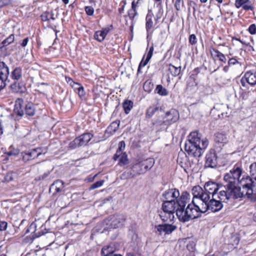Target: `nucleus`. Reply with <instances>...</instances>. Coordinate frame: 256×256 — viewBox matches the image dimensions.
I'll return each instance as SVG.
<instances>
[{"mask_svg": "<svg viewBox=\"0 0 256 256\" xmlns=\"http://www.w3.org/2000/svg\"><path fill=\"white\" fill-rule=\"evenodd\" d=\"M244 80L249 84L254 86L256 84V72L248 71L245 73L244 76L240 82L242 86H244Z\"/></svg>", "mask_w": 256, "mask_h": 256, "instance_id": "16", "label": "nucleus"}, {"mask_svg": "<svg viewBox=\"0 0 256 256\" xmlns=\"http://www.w3.org/2000/svg\"><path fill=\"white\" fill-rule=\"evenodd\" d=\"M168 70L174 76H178L180 72L181 66L176 67L171 64L168 65Z\"/></svg>", "mask_w": 256, "mask_h": 256, "instance_id": "29", "label": "nucleus"}, {"mask_svg": "<svg viewBox=\"0 0 256 256\" xmlns=\"http://www.w3.org/2000/svg\"><path fill=\"white\" fill-rule=\"evenodd\" d=\"M15 112L20 116H22L24 114V112L20 108H18V106H16V108H14Z\"/></svg>", "mask_w": 256, "mask_h": 256, "instance_id": "58", "label": "nucleus"}, {"mask_svg": "<svg viewBox=\"0 0 256 256\" xmlns=\"http://www.w3.org/2000/svg\"><path fill=\"white\" fill-rule=\"evenodd\" d=\"M104 34L105 33H104V32H102V30L97 31L94 34V38L100 42H102L106 36Z\"/></svg>", "mask_w": 256, "mask_h": 256, "instance_id": "35", "label": "nucleus"}, {"mask_svg": "<svg viewBox=\"0 0 256 256\" xmlns=\"http://www.w3.org/2000/svg\"><path fill=\"white\" fill-rule=\"evenodd\" d=\"M46 152V149H42L40 148H34L28 152H22V159L24 161L26 162L38 157L42 154H44Z\"/></svg>", "mask_w": 256, "mask_h": 256, "instance_id": "11", "label": "nucleus"}, {"mask_svg": "<svg viewBox=\"0 0 256 256\" xmlns=\"http://www.w3.org/2000/svg\"><path fill=\"white\" fill-rule=\"evenodd\" d=\"M156 91L158 94L162 96H166L168 94V92L166 89L160 84H158L156 86Z\"/></svg>", "mask_w": 256, "mask_h": 256, "instance_id": "34", "label": "nucleus"}, {"mask_svg": "<svg viewBox=\"0 0 256 256\" xmlns=\"http://www.w3.org/2000/svg\"><path fill=\"white\" fill-rule=\"evenodd\" d=\"M154 50V48L153 46H151L150 48L149 52H148V54L146 56V58L147 61H149L150 60V59L151 58L152 56Z\"/></svg>", "mask_w": 256, "mask_h": 256, "instance_id": "53", "label": "nucleus"}, {"mask_svg": "<svg viewBox=\"0 0 256 256\" xmlns=\"http://www.w3.org/2000/svg\"><path fill=\"white\" fill-rule=\"evenodd\" d=\"M192 192L194 200V198H198L200 200L199 202L203 203L208 200V196L204 193V190L199 186L193 187Z\"/></svg>", "mask_w": 256, "mask_h": 256, "instance_id": "12", "label": "nucleus"}, {"mask_svg": "<svg viewBox=\"0 0 256 256\" xmlns=\"http://www.w3.org/2000/svg\"><path fill=\"white\" fill-rule=\"evenodd\" d=\"M76 90H78V86H81L80 84L76 82H74V84H72V85H71Z\"/></svg>", "mask_w": 256, "mask_h": 256, "instance_id": "64", "label": "nucleus"}, {"mask_svg": "<svg viewBox=\"0 0 256 256\" xmlns=\"http://www.w3.org/2000/svg\"><path fill=\"white\" fill-rule=\"evenodd\" d=\"M154 50V48L153 46H151L150 48L149 52H148V54L146 56V58L147 61H149L150 60V59L151 58L152 56Z\"/></svg>", "mask_w": 256, "mask_h": 256, "instance_id": "54", "label": "nucleus"}, {"mask_svg": "<svg viewBox=\"0 0 256 256\" xmlns=\"http://www.w3.org/2000/svg\"><path fill=\"white\" fill-rule=\"evenodd\" d=\"M159 216L162 221L166 222H172L174 218V213L162 209L160 212Z\"/></svg>", "mask_w": 256, "mask_h": 256, "instance_id": "20", "label": "nucleus"}, {"mask_svg": "<svg viewBox=\"0 0 256 256\" xmlns=\"http://www.w3.org/2000/svg\"><path fill=\"white\" fill-rule=\"evenodd\" d=\"M10 86L14 92H18L20 90V87L19 86V84H18V86L16 82H14L13 84H11Z\"/></svg>", "mask_w": 256, "mask_h": 256, "instance_id": "57", "label": "nucleus"}, {"mask_svg": "<svg viewBox=\"0 0 256 256\" xmlns=\"http://www.w3.org/2000/svg\"><path fill=\"white\" fill-rule=\"evenodd\" d=\"M252 179L254 178L252 177L246 176V178H242L240 180V183L242 187V190L241 191V192L243 193V197H246L245 194L247 190L251 188L254 181Z\"/></svg>", "mask_w": 256, "mask_h": 256, "instance_id": "17", "label": "nucleus"}, {"mask_svg": "<svg viewBox=\"0 0 256 256\" xmlns=\"http://www.w3.org/2000/svg\"><path fill=\"white\" fill-rule=\"evenodd\" d=\"M188 40L189 42L192 45H194L196 44L197 41L196 36L194 34H192L190 36Z\"/></svg>", "mask_w": 256, "mask_h": 256, "instance_id": "46", "label": "nucleus"}, {"mask_svg": "<svg viewBox=\"0 0 256 256\" xmlns=\"http://www.w3.org/2000/svg\"><path fill=\"white\" fill-rule=\"evenodd\" d=\"M51 188L55 190L56 192H60L64 188V182L61 180H56L51 186Z\"/></svg>", "mask_w": 256, "mask_h": 256, "instance_id": "27", "label": "nucleus"}, {"mask_svg": "<svg viewBox=\"0 0 256 256\" xmlns=\"http://www.w3.org/2000/svg\"><path fill=\"white\" fill-rule=\"evenodd\" d=\"M14 40V34L10 35L8 38L4 40L2 42V44L4 46L8 45L11 43H12Z\"/></svg>", "mask_w": 256, "mask_h": 256, "instance_id": "41", "label": "nucleus"}, {"mask_svg": "<svg viewBox=\"0 0 256 256\" xmlns=\"http://www.w3.org/2000/svg\"><path fill=\"white\" fill-rule=\"evenodd\" d=\"M154 163L155 161L153 158L138 160L132 166V168L136 174H143L150 170L154 166Z\"/></svg>", "mask_w": 256, "mask_h": 256, "instance_id": "5", "label": "nucleus"}, {"mask_svg": "<svg viewBox=\"0 0 256 256\" xmlns=\"http://www.w3.org/2000/svg\"><path fill=\"white\" fill-rule=\"evenodd\" d=\"M136 8L134 4V2H132V9L129 10L128 15L130 19H133L136 15Z\"/></svg>", "mask_w": 256, "mask_h": 256, "instance_id": "38", "label": "nucleus"}, {"mask_svg": "<svg viewBox=\"0 0 256 256\" xmlns=\"http://www.w3.org/2000/svg\"><path fill=\"white\" fill-rule=\"evenodd\" d=\"M242 168L238 166H234V168L230 171L229 172L226 173L232 178H234L240 182V177L242 174Z\"/></svg>", "mask_w": 256, "mask_h": 256, "instance_id": "21", "label": "nucleus"}, {"mask_svg": "<svg viewBox=\"0 0 256 256\" xmlns=\"http://www.w3.org/2000/svg\"><path fill=\"white\" fill-rule=\"evenodd\" d=\"M102 256H122L120 254H115L110 246L103 248L101 251Z\"/></svg>", "mask_w": 256, "mask_h": 256, "instance_id": "26", "label": "nucleus"}, {"mask_svg": "<svg viewBox=\"0 0 256 256\" xmlns=\"http://www.w3.org/2000/svg\"><path fill=\"white\" fill-rule=\"evenodd\" d=\"M104 183V180H103L98 181L91 185L90 187V190H94V189L98 188L102 186L103 185Z\"/></svg>", "mask_w": 256, "mask_h": 256, "instance_id": "42", "label": "nucleus"}, {"mask_svg": "<svg viewBox=\"0 0 256 256\" xmlns=\"http://www.w3.org/2000/svg\"><path fill=\"white\" fill-rule=\"evenodd\" d=\"M154 15L152 11H148L146 16V27L147 31H149L154 26L152 20Z\"/></svg>", "mask_w": 256, "mask_h": 256, "instance_id": "24", "label": "nucleus"}, {"mask_svg": "<svg viewBox=\"0 0 256 256\" xmlns=\"http://www.w3.org/2000/svg\"><path fill=\"white\" fill-rule=\"evenodd\" d=\"M238 63V61L234 58H230L228 64L229 66L234 65Z\"/></svg>", "mask_w": 256, "mask_h": 256, "instance_id": "61", "label": "nucleus"}, {"mask_svg": "<svg viewBox=\"0 0 256 256\" xmlns=\"http://www.w3.org/2000/svg\"><path fill=\"white\" fill-rule=\"evenodd\" d=\"M113 28L112 25H110L108 27L103 28L102 30L104 32L106 36L107 34Z\"/></svg>", "mask_w": 256, "mask_h": 256, "instance_id": "59", "label": "nucleus"}, {"mask_svg": "<svg viewBox=\"0 0 256 256\" xmlns=\"http://www.w3.org/2000/svg\"><path fill=\"white\" fill-rule=\"evenodd\" d=\"M154 50V48L153 46H151L150 48L149 52H148V54L146 56V58L147 61H149L150 60V59L151 58L152 56Z\"/></svg>", "mask_w": 256, "mask_h": 256, "instance_id": "52", "label": "nucleus"}, {"mask_svg": "<svg viewBox=\"0 0 256 256\" xmlns=\"http://www.w3.org/2000/svg\"><path fill=\"white\" fill-rule=\"evenodd\" d=\"M180 118V114L178 110L172 108L166 112L164 118V123L166 125H170L176 122Z\"/></svg>", "mask_w": 256, "mask_h": 256, "instance_id": "10", "label": "nucleus"}, {"mask_svg": "<svg viewBox=\"0 0 256 256\" xmlns=\"http://www.w3.org/2000/svg\"><path fill=\"white\" fill-rule=\"evenodd\" d=\"M231 200H226L224 201L221 200L220 198H216L212 196V199L210 198L209 200H206V202H204V207L202 208V209H204L205 212L208 210L216 212L220 211L223 208V202L226 203Z\"/></svg>", "mask_w": 256, "mask_h": 256, "instance_id": "6", "label": "nucleus"}, {"mask_svg": "<svg viewBox=\"0 0 256 256\" xmlns=\"http://www.w3.org/2000/svg\"><path fill=\"white\" fill-rule=\"evenodd\" d=\"M218 164L217 156L214 150L211 149L206 156L205 166L206 167L214 168Z\"/></svg>", "mask_w": 256, "mask_h": 256, "instance_id": "14", "label": "nucleus"}, {"mask_svg": "<svg viewBox=\"0 0 256 256\" xmlns=\"http://www.w3.org/2000/svg\"><path fill=\"white\" fill-rule=\"evenodd\" d=\"M126 218L122 214H114L110 216L106 220L108 228H116L123 226Z\"/></svg>", "mask_w": 256, "mask_h": 256, "instance_id": "7", "label": "nucleus"}, {"mask_svg": "<svg viewBox=\"0 0 256 256\" xmlns=\"http://www.w3.org/2000/svg\"><path fill=\"white\" fill-rule=\"evenodd\" d=\"M252 187L247 190L245 196L250 202H256V178H254Z\"/></svg>", "mask_w": 256, "mask_h": 256, "instance_id": "18", "label": "nucleus"}, {"mask_svg": "<svg viewBox=\"0 0 256 256\" xmlns=\"http://www.w3.org/2000/svg\"><path fill=\"white\" fill-rule=\"evenodd\" d=\"M242 8L244 10H252L253 8V7H252L250 2L249 1L248 3L244 4L242 6Z\"/></svg>", "mask_w": 256, "mask_h": 256, "instance_id": "55", "label": "nucleus"}, {"mask_svg": "<svg viewBox=\"0 0 256 256\" xmlns=\"http://www.w3.org/2000/svg\"><path fill=\"white\" fill-rule=\"evenodd\" d=\"M220 188V187L218 184L209 181L204 184V192L208 196V200L212 196L220 198L224 201L228 200L224 190H220L218 192Z\"/></svg>", "mask_w": 256, "mask_h": 256, "instance_id": "4", "label": "nucleus"}, {"mask_svg": "<svg viewBox=\"0 0 256 256\" xmlns=\"http://www.w3.org/2000/svg\"><path fill=\"white\" fill-rule=\"evenodd\" d=\"M41 18L42 21H48L50 19L54 20L55 18L54 14L52 12H45L41 16Z\"/></svg>", "mask_w": 256, "mask_h": 256, "instance_id": "33", "label": "nucleus"}, {"mask_svg": "<svg viewBox=\"0 0 256 256\" xmlns=\"http://www.w3.org/2000/svg\"><path fill=\"white\" fill-rule=\"evenodd\" d=\"M9 69L6 64L0 62V88H4L7 82H10L8 79Z\"/></svg>", "mask_w": 256, "mask_h": 256, "instance_id": "9", "label": "nucleus"}, {"mask_svg": "<svg viewBox=\"0 0 256 256\" xmlns=\"http://www.w3.org/2000/svg\"><path fill=\"white\" fill-rule=\"evenodd\" d=\"M122 4V8H118V11L120 14H122V12L124 9V7L126 4V2L125 0H122L120 4Z\"/></svg>", "mask_w": 256, "mask_h": 256, "instance_id": "62", "label": "nucleus"}, {"mask_svg": "<svg viewBox=\"0 0 256 256\" xmlns=\"http://www.w3.org/2000/svg\"><path fill=\"white\" fill-rule=\"evenodd\" d=\"M181 195L180 196L179 190L176 188L168 189L165 191L162 194L164 200V201H176L177 202Z\"/></svg>", "mask_w": 256, "mask_h": 256, "instance_id": "13", "label": "nucleus"}, {"mask_svg": "<svg viewBox=\"0 0 256 256\" xmlns=\"http://www.w3.org/2000/svg\"><path fill=\"white\" fill-rule=\"evenodd\" d=\"M126 146L125 142L124 141H121L118 144V148L116 150V153L115 154V158H116L119 153L122 152V151L124 150Z\"/></svg>", "mask_w": 256, "mask_h": 256, "instance_id": "39", "label": "nucleus"}, {"mask_svg": "<svg viewBox=\"0 0 256 256\" xmlns=\"http://www.w3.org/2000/svg\"><path fill=\"white\" fill-rule=\"evenodd\" d=\"M133 106V102L131 100H126L123 103V108L125 113L128 114L130 111Z\"/></svg>", "mask_w": 256, "mask_h": 256, "instance_id": "32", "label": "nucleus"}, {"mask_svg": "<svg viewBox=\"0 0 256 256\" xmlns=\"http://www.w3.org/2000/svg\"><path fill=\"white\" fill-rule=\"evenodd\" d=\"M162 12L161 11V10H160L158 12L156 13V16L154 18V24H157L158 22V20L161 18L162 16Z\"/></svg>", "mask_w": 256, "mask_h": 256, "instance_id": "48", "label": "nucleus"}, {"mask_svg": "<svg viewBox=\"0 0 256 256\" xmlns=\"http://www.w3.org/2000/svg\"><path fill=\"white\" fill-rule=\"evenodd\" d=\"M113 158L114 160H118L120 166L126 165L128 163V159L126 152L119 153L116 158H115L114 154Z\"/></svg>", "mask_w": 256, "mask_h": 256, "instance_id": "22", "label": "nucleus"}, {"mask_svg": "<svg viewBox=\"0 0 256 256\" xmlns=\"http://www.w3.org/2000/svg\"><path fill=\"white\" fill-rule=\"evenodd\" d=\"M28 42V38H24L22 40V42L21 44L22 46V47L26 46L27 45Z\"/></svg>", "mask_w": 256, "mask_h": 256, "instance_id": "63", "label": "nucleus"}, {"mask_svg": "<svg viewBox=\"0 0 256 256\" xmlns=\"http://www.w3.org/2000/svg\"><path fill=\"white\" fill-rule=\"evenodd\" d=\"M214 140L216 143L220 144L222 146L228 142V137L226 134L222 133L216 134Z\"/></svg>", "mask_w": 256, "mask_h": 256, "instance_id": "23", "label": "nucleus"}, {"mask_svg": "<svg viewBox=\"0 0 256 256\" xmlns=\"http://www.w3.org/2000/svg\"><path fill=\"white\" fill-rule=\"evenodd\" d=\"M134 174H132V173L124 172L122 174L121 178L125 180L128 178H133L134 177Z\"/></svg>", "mask_w": 256, "mask_h": 256, "instance_id": "45", "label": "nucleus"}, {"mask_svg": "<svg viewBox=\"0 0 256 256\" xmlns=\"http://www.w3.org/2000/svg\"><path fill=\"white\" fill-rule=\"evenodd\" d=\"M149 61H147V60L146 59L144 61L143 60L141 61V62H140V64H139V66H138V72L140 71V68L142 66H143L144 67V66H146V64L148 63Z\"/></svg>", "mask_w": 256, "mask_h": 256, "instance_id": "60", "label": "nucleus"}, {"mask_svg": "<svg viewBox=\"0 0 256 256\" xmlns=\"http://www.w3.org/2000/svg\"><path fill=\"white\" fill-rule=\"evenodd\" d=\"M188 194L186 192H184L177 201L176 215L179 220L182 222L200 218L202 214L205 213L204 209H202L204 207L203 203L198 202V204H196L194 200L185 208L188 202Z\"/></svg>", "mask_w": 256, "mask_h": 256, "instance_id": "1", "label": "nucleus"}, {"mask_svg": "<svg viewBox=\"0 0 256 256\" xmlns=\"http://www.w3.org/2000/svg\"><path fill=\"white\" fill-rule=\"evenodd\" d=\"M143 88L145 92H150L154 88V84L151 81L146 80L144 84Z\"/></svg>", "mask_w": 256, "mask_h": 256, "instance_id": "36", "label": "nucleus"}, {"mask_svg": "<svg viewBox=\"0 0 256 256\" xmlns=\"http://www.w3.org/2000/svg\"><path fill=\"white\" fill-rule=\"evenodd\" d=\"M249 0H236L235 2V6L237 8H240L244 4L248 3Z\"/></svg>", "mask_w": 256, "mask_h": 256, "instance_id": "43", "label": "nucleus"}, {"mask_svg": "<svg viewBox=\"0 0 256 256\" xmlns=\"http://www.w3.org/2000/svg\"><path fill=\"white\" fill-rule=\"evenodd\" d=\"M183 0H176L174 4V6L176 10H179L180 9V6L183 4Z\"/></svg>", "mask_w": 256, "mask_h": 256, "instance_id": "49", "label": "nucleus"}, {"mask_svg": "<svg viewBox=\"0 0 256 256\" xmlns=\"http://www.w3.org/2000/svg\"><path fill=\"white\" fill-rule=\"evenodd\" d=\"M176 229V226L168 224H159L155 226L156 232H158L159 234H170Z\"/></svg>", "mask_w": 256, "mask_h": 256, "instance_id": "15", "label": "nucleus"}, {"mask_svg": "<svg viewBox=\"0 0 256 256\" xmlns=\"http://www.w3.org/2000/svg\"><path fill=\"white\" fill-rule=\"evenodd\" d=\"M224 192L226 194L228 200H235L243 197V193L241 192L240 187L238 186V184L240 182L228 176L227 174L224 176Z\"/></svg>", "mask_w": 256, "mask_h": 256, "instance_id": "3", "label": "nucleus"}, {"mask_svg": "<svg viewBox=\"0 0 256 256\" xmlns=\"http://www.w3.org/2000/svg\"><path fill=\"white\" fill-rule=\"evenodd\" d=\"M93 136L90 133H85L70 142V147L74 148L78 146H86L92 139Z\"/></svg>", "mask_w": 256, "mask_h": 256, "instance_id": "8", "label": "nucleus"}, {"mask_svg": "<svg viewBox=\"0 0 256 256\" xmlns=\"http://www.w3.org/2000/svg\"><path fill=\"white\" fill-rule=\"evenodd\" d=\"M10 3V0H0V8L8 6Z\"/></svg>", "mask_w": 256, "mask_h": 256, "instance_id": "56", "label": "nucleus"}, {"mask_svg": "<svg viewBox=\"0 0 256 256\" xmlns=\"http://www.w3.org/2000/svg\"><path fill=\"white\" fill-rule=\"evenodd\" d=\"M208 144V140L204 138L201 140L200 134L194 131L189 134L188 141L185 144V150L189 155L200 157Z\"/></svg>", "mask_w": 256, "mask_h": 256, "instance_id": "2", "label": "nucleus"}, {"mask_svg": "<svg viewBox=\"0 0 256 256\" xmlns=\"http://www.w3.org/2000/svg\"><path fill=\"white\" fill-rule=\"evenodd\" d=\"M8 227V223L5 221H0V230H5Z\"/></svg>", "mask_w": 256, "mask_h": 256, "instance_id": "50", "label": "nucleus"}, {"mask_svg": "<svg viewBox=\"0 0 256 256\" xmlns=\"http://www.w3.org/2000/svg\"><path fill=\"white\" fill-rule=\"evenodd\" d=\"M22 70L20 68H15L12 72L11 78L14 80H19L22 78Z\"/></svg>", "mask_w": 256, "mask_h": 256, "instance_id": "30", "label": "nucleus"}, {"mask_svg": "<svg viewBox=\"0 0 256 256\" xmlns=\"http://www.w3.org/2000/svg\"><path fill=\"white\" fill-rule=\"evenodd\" d=\"M85 11L88 15L92 16L94 12V8L90 6H86L85 7Z\"/></svg>", "mask_w": 256, "mask_h": 256, "instance_id": "44", "label": "nucleus"}, {"mask_svg": "<svg viewBox=\"0 0 256 256\" xmlns=\"http://www.w3.org/2000/svg\"><path fill=\"white\" fill-rule=\"evenodd\" d=\"M248 32L252 34H256V26L255 24H252L248 28Z\"/></svg>", "mask_w": 256, "mask_h": 256, "instance_id": "47", "label": "nucleus"}, {"mask_svg": "<svg viewBox=\"0 0 256 256\" xmlns=\"http://www.w3.org/2000/svg\"><path fill=\"white\" fill-rule=\"evenodd\" d=\"M78 93L80 98H82V96H84L85 92H84V88L83 86H78Z\"/></svg>", "mask_w": 256, "mask_h": 256, "instance_id": "51", "label": "nucleus"}, {"mask_svg": "<svg viewBox=\"0 0 256 256\" xmlns=\"http://www.w3.org/2000/svg\"><path fill=\"white\" fill-rule=\"evenodd\" d=\"M158 110V107L156 106L153 105L150 106L147 110L146 112V117L150 118L154 115L155 112Z\"/></svg>", "mask_w": 256, "mask_h": 256, "instance_id": "31", "label": "nucleus"}, {"mask_svg": "<svg viewBox=\"0 0 256 256\" xmlns=\"http://www.w3.org/2000/svg\"><path fill=\"white\" fill-rule=\"evenodd\" d=\"M250 173L253 178H256V162L252 163L250 166Z\"/></svg>", "mask_w": 256, "mask_h": 256, "instance_id": "37", "label": "nucleus"}, {"mask_svg": "<svg viewBox=\"0 0 256 256\" xmlns=\"http://www.w3.org/2000/svg\"><path fill=\"white\" fill-rule=\"evenodd\" d=\"M38 225V222H32L30 224L26 230V232H34Z\"/></svg>", "mask_w": 256, "mask_h": 256, "instance_id": "40", "label": "nucleus"}, {"mask_svg": "<svg viewBox=\"0 0 256 256\" xmlns=\"http://www.w3.org/2000/svg\"><path fill=\"white\" fill-rule=\"evenodd\" d=\"M178 208V204L176 201H164L162 205V209L172 212V213L176 212V210Z\"/></svg>", "mask_w": 256, "mask_h": 256, "instance_id": "19", "label": "nucleus"}, {"mask_svg": "<svg viewBox=\"0 0 256 256\" xmlns=\"http://www.w3.org/2000/svg\"><path fill=\"white\" fill-rule=\"evenodd\" d=\"M25 112L26 114L28 116H34L36 112L34 105L32 102L27 104L25 106Z\"/></svg>", "mask_w": 256, "mask_h": 256, "instance_id": "28", "label": "nucleus"}, {"mask_svg": "<svg viewBox=\"0 0 256 256\" xmlns=\"http://www.w3.org/2000/svg\"><path fill=\"white\" fill-rule=\"evenodd\" d=\"M211 54L212 56L218 58L220 61L224 63L226 62L227 60L226 58V56L223 54L219 52L218 50L212 48V51H211Z\"/></svg>", "mask_w": 256, "mask_h": 256, "instance_id": "25", "label": "nucleus"}]
</instances>
